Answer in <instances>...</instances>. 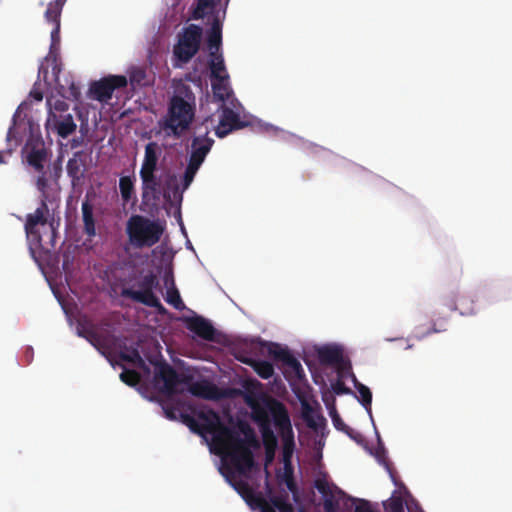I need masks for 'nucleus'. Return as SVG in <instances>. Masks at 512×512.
Returning a JSON list of instances; mask_svg holds the SVG:
<instances>
[{
	"mask_svg": "<svg viewBox=\"0 0 512 512\" xmlns=\"http://www.w3.org/2000/svg\"><path fill=\"white\" fill-rule=\"evenodd\" d=\"M181 417L192 432L200 436L212 435L215 454L221 458L230 457L232 464L240 471L249 469L252 463L250 447H257L258 441L247 423H240V431H237L224 425L213 409L198 411L196 418L189 414H181Z\"/></svg>",
	"mask_w": 512,
	"mask_h": 512,
	"instance_id": "f257e3e1",
	"label": "nucleus"
},
{
	"mask_svg": "<svg viewBox=\"0 0 512 512\" xmlns=\"http://www.w3.org/2000/svg\"><path fill=\"white\" fill-rule=\"evenodd\" d=\"M155 380L163 382L162 392L167 395H174L177 392V385L188 384V391L195 397L205 400H220L225 393L214 383L207 379L190 382L191 377H181L177 371L167 362L155 363Z\"/></svg>",
	"mask_w": 512,
	"mask_h": 512,
	"instance_id": "f03ea898",
	"label": "nucleus"
},
{
	"mask_svg": "<svg viewBox=\"0 0 512 512\" xmlns=\"http://www.w3.org/2000/svg\"><path fill=\"white\" fill-rule=\"evenodd\" d=\"M194 117L195 98L193 94L187 93L186 98L173 95L170 98L167 113L159 121V125L166 136L179 139L190 129Z\"/></svg>",
	"mask_w": 512,
	"mask_h": 512,
	"instance_id": "7ed1b4c3",
	"label": "nucleus"
},
{
	"mask_svg": "<svg viewBox=\"0 0 512 512\" xmlns=\"http://www.w3.org/2000/svg\"><path fill=\"white\" fill-rule=\"evenodd\" d=\"M163 227L142 215H132L126 224V233L134 248L152 247L159 242Z\"/></svg>",
	"mask_w": 512,
	"mask_h": 512,
	"instance_id": "20e7f679",
	"label": "nucleus"
},
{
	"mask_svg": "<svg viewBox=\"0 0 512 512\" xmlns=\"http://www.w3.org/2000/svg\"><path fill=\"white\" fill-rule=\"evenodd\" d=\"M278 401L275 398H265L262 402L248 401L251 408V418L258 425L264 449H277L278 440L271 427L273 421L272 407L273 402Z\"/></svg>",
	"mask_w": 512,
	"mask_h": 512,
	"instance_id": "39448f33",
	"label": "nucleus"
},
{
	"mask_svg": "<svg viewBox=\"0 0 512 512\" xmlns=\"http://www.w3.org/2000/svg\"><path fill=\"white\" fill-rule=\"evenodd\" d=\"M161 148L157 142L151 141L145 145L144 159L140 169L143 197L147 194H155L160 189V179L156 176Z\"/></svg>",
	"mask_w": 512,
	"mask_h": 512,
	"instance_id": "423d86ee",
	"label": "nucleus"
},
{
	"mask_svg": "<svg viewBox=\"0 0 512 512\" xmlns=\"http://www.w3.org/2000/svg\"><path fill=\"white\" fill-rule=\"evenodd\" d=\"M214 128L215 119L213 115L205 117L202 122L195 125V135L191 140V152L188 162L198 166L202 165L214 144V139L209 136Z\"/></svg>",
	"mask_w": 512,
	"mask_h": 512,
	"instance_id": "0eeeda50",
	"label": "nucleus"
},
{
	"mask_svg": "<svg viewBox=\"0 0 512 512\" xmlns=\"http://www.w3.org/2000/svg\"><path fill=\"white\" fill-rule=\"evenodd\" d=\"M139 290L132 288H124L122 296L129 298L134 302L141 303L145 306L157 309L160 313L165 311L159 298L155 295L154 289L158 286L157 277L150 273L145 275L138 283Z\"/></svg>",
	"mask_w": 512,
	"mask_h": 512,
	"instance_id": "6e6552de",
	"label": "nucleus"
},
{
	"mask_svg": "<svg viewBox=\"0 0 512 512\" xmlns=\"http://www.w3.org/2000/svg\"><path fill=\"white\" fill-rule=\"evenodd\" d=\"M202 28L190 24L178 35V41L173 48L175 58L181 63L189 62L199 51Z\"/></svg>",
	"mask_w": 512,
	"mask_h": 512,
	"instance_id": "1a4fd4ad",
	"label": "nucleus"
},
{
	"mask_svg": "<svg viewBox=\"0 0 512 512\" xmlns=\"http://www.w3.org/2000/svg\"><path fill=\"white\" fill-rule=\"evenodd\" d=\"M272 404L274 406L272 407L273 423L278 430L283 442L284 461H289L295 447L294 432L292 429L291 420L288 411L282 402L275 401Z\"/></svg>",
	"mask_w": 512,
	"mask_h": 512,
	"instance_id": "9d476101",
	"label": "nucleus"
},
{
	"mask_svg": "<svg viewBox=\"0 0 512 512\" xmlns=\"http://www.w3.org/2000/svg\"><path fill=\"white\" fill-rule=\"evenodd\" d=\"M49 200V196H44L40 198V206L35 210L34 213L27 214L26 222H25V232L27 235V239L30 241V250L33 252V245L36 247H41L42 237L37 229L38 225H45L48 221L47 215L49 213V208L47 202Z\"/></svg>",
	"mask_w": 512,
	"mask_h": 512,
	"instance_id": "9b49d317",
	"label": "nucleus"
},
{
	"mask_svg": "<svg viewBox=\"0 0 512 512\" xmlns=\"http://www.w3.org/2000/svg\"><path fill=\"white\" fill-rule=\"evenodd\" d=\"M127 86V78L123 75H109L95 81L89 88V96L99 102H108L116 89Z\"/></svg>",
	"mask_w": 512,
	"mask_h": 512,
	"instance_id": "f8f14e48",
	"label": "nucleus"
},
{
	"mask_svg": "<svg viewBox=\"0 0 512 512\" xmlns=\"http://www.w3.org/2000/svg\"><path fill=\"white\" fill-rule=\"evenodd\" d=\"M222 459V467H221V473L226 478L228 483L237 491V493L245 500L248 497L251 496V494L254 492L252 487L249 485V483L245 480H237L236 474L239 475H246L251 471V469L254 466V456L252 455V463L249 469H246L244 471L238 470L231 462L230 457L221 458Z\"/></svg>",
	"mask_w": 512,
	"mask_h": 512,
	"instance_id": "ddd939ff",
	"label": "nucleus"
},
{
	"mask_svg": "<svg viewBox=\"0 0 512 512\" xmlns=\"http://www.w3.org/2000/svg\"><path fill=\"white\" fill-rule=\"evenodd\" d=\"M315 488L323 496V507L325 512H339L340 498L345 496V493L338 487H331L325 479H317L315 481Z\"/></svg>",
	"mask_w": 512,
	"mask_h": 512,
	"instance_id": "4468645a",
	"label": "nucleus"
},
{
	"mask_svg": "<svg viewBox=\"0 0 512 512\" xmlns=\"http://www.w3.org/2000/svg\"><path fill=\"white\" fill-rule=\"evenodd\" d=\"M245 123L241 121L240 116L234 110L228 107L222 109L218 123L215 122V135L218 138L227 136L233 130L241 129Z\"/></svg>",
	"mask_w": 512,
	"mask_h": 512,
	"instance_id": "2eb2a0df",
	"label": "nucleus"
},
{
	"mask_svg": "<svg viewBox=\"0 0 512 512\" xmlns=\"http://www.w3.org/2000/svg\"><path fill=\"white\" fill-rule=\"evenodd\" d=\"M46 127L56 132L59 137L65 139L76 131L77 124L71 113L52 114L47 116Z\"/></svg>",
	"mask_w": 512,
	"mask_h": 512,
	"instance_id": "dca6fc26",
	"label": "nucleus"
},
{
	"mask_svg": "<svg viewBox=\"0 0 512 512\" xmlns=\"http://www.w3.org/2000/svg\"><path fill=\"white\" fill-rule=\"evenodd\" d=\"M268 354L274 360L282 362L285 366L290 368L297 377H301L304 374L301 363L287 348H282L276 343H269Z\"/></svg>",
	"mask_w": 512,
	"mask_h": 512,
	"instance_id": "f3484780",
	"label": "nucleus"
},
{
	"mask_svg": "<svg viewBox=\"0 0 512 512\" xmlns=\"http://www.w3.org/2000/svg\"><path fill=\"white\" fill-rule=\"evenodd\" d=\"M186 328L203 340L214 341L216 329L211 322L202 316L185 317L183 319Z\"/></svg>",
	"mask_w": 512,
	"mask_h": 512,
	"instance_id": "a211bd4d",
	"label": "nucleus"
},
{
	"mask_svg": "<svg viewBox=\"0 0 512 512\" xmlns=\"http://www.w3.org/2000/svg\"><path fill=\"white\" fill-rule=\"evenodd\" d=\"M26 161L34 171H42L48 160V151L43 142H36L32 145H26Z\"/></svg>",
	"mask_w": 512,
	"mask_h": 512,
	"instance_id": "6ab92c4d",
	"label": "nucleus"
},
{
	"mask_svg": "<svg viewBox=\"0 0 512 512\" xmlns=\"http://www.w3.org/2000/svg\"><path fill=\"white\" fill-rule=\"evenodd\" d=\"M317 356L321 364L333 366L342 361L343 350L336 345H324L317 349Z\"/></svg>",
	"mask_w": 512,
	"mask_h": 512,
	"instance_id": "aec40b11",
	"label": "nucleus"
},
{
	"mask_svg": "<svg viewBox=\"0 0 512 512\" xmlns=\"http://www.w3.org/2000/svg\"><path fill=\"white\" fill-rule=\"evenodd\" d=\"M239 360L242 363L250 366L256 372V374L262 379H269L274 374V367L268 361L256 360L250 357H242L239 358Z\"/></svg>",
	"mask_w": 512,
	"mask_h": 512,
	"instance_id": "412c9836",
	"label": "nucleus"
},
{
	"mask_svg": "<svg viewBox=\"0 0 512 512\" xmlns=\"http://www.w3.org/2000/svg\"><path fill=\"white\" fill-rule=\"evenodd\" d=\"M84 153L82 151L75 152L73 157L70 158L67 162V174L72 179V183L80 181L83 173L82 167L84 166L83 157Z\"/></svg>",
	"mask_w": 512,
	"mask_h": 512,
	"instance_id": "4be33fe9",
	"label": "nucleus"
},
{
	"mask_svg": "<svg viewBox=\"0 0 512 512\" xmlns=\"http://www.w3.org/2000/svg\"><path fill=\"white\" fill-rule=\"evenodd\" d=\"M207 43L210 52L219 53L222 43V23L218 17H214L213 19L211 29L208 33Z\"/></svg>",
	"mask_w": 512,
	"mask_h": 512,
	"instance_id": "5701e85b",
	"label": "nucleus"
},
{
	"mask_svg": "<svg viewBox=\"0 0 512 512\" xmlns=\"http://www.w3.org/2000/svg\"><path fill=\"white\" fill-rule=\"evenodd\" d=\"M82 219H83V230L84 233L92 238L96 235L95 220L93 216V206L89 201L82 203Z\"/></svg>",
	"mask_w": 512,
	"mask_h": 512,
	"instance_id": "b1692460",
	"label": "nucleus"
},
{
	"mask_svg": "<svg viewBox=\"0 0 512 512\" xmlns=\"http://www.w3.org/2000/svg\"><path fill=\"white\" fill-rule=\"evenodd\" d=\"M229 75L225 74L223 78L212 79L213 95L219 101L224 102L230 97L231 89L228 83Z\"/></svg>",
	"mask_w": 512,
	"mask_h": 512,
	"instance_id": "393cba45",
	"label": "nucleus"
},
{
	"mask_svg": "<svg viewBox=\"0 0 512 512\" xmlns=\"http://www.w3.org/2000/svg\"><path fill=\"white\" fill-rule=\"evenodd\" d=\"M244 501L250 508L254 510L258 509L260 512H276V510H278L270 500L268 502L260 493H256L255 491Z\"/></svg>",
	"mask_w": 512,
	"mask_h": 512,
	"instance_id": "a878e982",
	"label": "nucleus"
},
{
	"mask_svg": "<svg viewBox=\"0 0 512 512\" xmlns=\"http://www.w3.org/2000/svg\"><path fill=\"white\" fill-rule=\"evenodd\" d=\"M210 57L209 68L211 79L223 78L227 72L222 54L211 51Z\"/></svg>",
	"mask_w": 512,
	"mask_h": 512,
	"instance_id": "bb28decb",
	"label": "nucleus"
},
{
	"mask_svg": "<svg viewBox=\"0 0 512 512\" xmlns=\"http://www.w3.org/2000/svg\"><path fill=\"white\" fill-rule=\"evenodd\" d=\"M270 501L278 509L279 512H294V507L288 501V493L283 491L282 493L270 496ZM299 512H305L303 508Z\"/></svg>",
	"mask_w": 512,
	"mask_h": 512,
	"instance_id": "cd10ccee",
	"label": "nucleus"
},
{
	"mask_svg": "<svg viewBox=\"0 0 512 512\" xmlns=\"http://www.w3.org/2000/svg\"><path fill=\"white\" fill-rule=\"evenodd\" d=\"M352 381L354 383V386L356 390L359 393V402L368 410H371V403H372V393L370 389L365 386L364 384L360 383L355 374H352Z\"/></svg>",
	"mask_w": 512,
	"mask_h": 512,
	"instance_id": "c85d7f7f",
	"label": "nucleus"
},
{
	"mask_svg": "<svg viewBox=\"0 0 512 512\" xmlns=\"http://www.w3.org/2000/svg\"><path fill=\"white\" fill-rule=\"evenodd\" d=\"M119 190L124 204H127L133 197L134 181L130 176H122L119 179Z\"/></svg>",
	"mask_w": 512,
	"mask_h": 512,
	"instance_id": "c756f323",
	"label": "nucleus"
},
{
	"mask_svg": "<svg viewBox=\"0 0 512 512\" xmlns=\"http://www.w3.org/2000/svg\"><path fill=\"white\" fill-rule=\"evenodd\" d=\"M62 9L63 5L60 3V1L50 2L45 11L46 21L56 26L57 23H60Z\"/></svg>",
	"mask_w": 512,
	"mask_h": 512,
	"instance_id": "7c9ffc66",
	"label": "nucleus"
},
{
	"mask_svg": "<svg viewBox=\"0 0 512 512\" xmlns=\"http://www.w3.org/2000/svg\"><path fill=\"white\" fill-rule=\"evenodd\" d=\"M38 175L35 179V186L37 190L40 192V198L48 195L49 182L52 181L49 177V171H47L46 167L43 168L42 171H35Z\"/></svg>",
	"mask_w": 512,
	"mask_h": 512,
	"instance_id": "2f4dec72",
	"label": "nucleus"
},
{
	"mask_svg": "<svg viewBox=\"0 0 512 512\" xmlns=\"http://www.w3.org/2000/svg\"><path fill=\"white\" fill-rule=\"evenodd\" d=\"M452 309L459 310L461 315H473L476 311L473 300L467 297L459 298Z\"/></svg>",
	"mask_w": 512,
	"mask_h": 512,
	"instance_id": "473e14b6",
	"label": "nucleus"
},
{
	"mask_svg": "<svg viewBox=\"0 0 512 512\" xmlns=\"http://www.w3.org/2000/svg\"><path fill=\"white\" fill-rule=\"evenodd\" d=\"M48 106V115H59V114H67L69 110V105L61 99L55 100L53 103L51 99H47Z\"/></svg>",
	"mask_w": 512,
	"mask_h": 512,
	"instance_id": "72a5a7b5",
	"label": "nucleus"
},
{
	"mask_svg": "<svg viewBox=\"0 0 512 512\" xmlns=\"http://www.w3.org/2000/svg\"><path fill=\"white\" fill-rule=\"evenodd\" d=\"M165 300L177 310H182L185 308V304L181 299L180 293L175 287L169 288L167 290Z\"/></svg>",
	"mask_w": 512,
	"mask_h": 512,
	"instance_id": "f704fd0d",
	"label": "nucleus"
},
{
	"mask_svg": "<svg viewBox=\"0 0 512 512\" xmlns=\"http://www.w3.org/2000/svg\"><path fill=\"white\" fill-rule=\"evenodd\" d=\"M58 85L60 88V93L62 94L63 97H65L67 99L76 100V101L79 100V98L81 96V92H80L79 86L76 83L71 81L67 88L60 83H58Z\"/></svg>",
	"mask_w": 512,
	"mask_h": 512,
	"instance_id": "c9c22d12",
	"label": "nucleus"
},
{
	"mask_svg": "<svg viewBox=\"0 0 512 512\" xmlns=\"http://www.w3.org/2000/svg\"><path fill=\"white\" fill-rule=\"evenodd\" d=\"M146 77H147L146 71H145V69H143L141 67H133L129 71V80H130L131 85H133V86L134 85H137V86L145 85Z\"/></svg>",
	"mask_w": 512,
	"mask_h": 512,
	"instance_id": "e433bc0d",
	"label": "nucleus"
},
{
	"mask_svg": "<svg viewBox=\"0 0 512 512\" xmlns=\"http://www.w3.org/2000/svg\"><path fill=\"white\" fill-rule=\"evenodd\" d=\"M333 366L336 368L339 378H346L348 376L352 378L354 373L352 372L351 363L344 355L342 356V361L335 363Z\"/></svg>",
	"mask_w": 512,
	"mask_h": 512,
	"instance_id": "4c0bfd02",
	"label": "nucleus"
},
{
	"mask_svg": "<svg viewBox=\"0 0 512 512\" xmlns=\"http://www.w3.org/2000/svg\"><path fill=\"white\" fill-rule=\"evenodd\" d=\"M333 366L336 368L339 378H346L348 376L352 378L354 373L352 372L351 363L344 355L342 356V361L335 363Z\"/></svg>",
	"mask_w": 512,
	"mask_h": 512,
	"instance_id": "58836bf2",
	"label": "nucleus"
},
{
	"mask_svg": "<svg viewBox=\"0 0 512 512\" xmlns=\"http://www.w3.org/2000/svg\"><path fill=\"white\" fill-rule=\"evenodd\" d=\"M120 379L129 386H136L140 382V375L135 370L124 369L120 374Z\"/></svg>",
	"mask_w": 512,
	"mask_h": 512,
	"instance_id": "ea45409f",
	"label": "nucleus"
},
{
	"mask_svg": "<svg viewBox=\"0 0 512 512\" xmlns=\"http://www.w3.org/2000/svg\"><path fill=\"white\" fill-rule=\"evenodd\" d=\"M199 168H200V166L193 164L191 162H188V165H187L184 175H183V188L184 189H187L190 186V184L192 183Z\"/></svg>",
	"mask_w": 512,
	"mask_h": 512,
	"instance_id": "a19ab883",
	"label": "nucleus"
},
{
	"mask_svg": "<svg viewBox=\"0 0 512 512\" xmlns=\"http://www.w3.org/2000/svg\"><path fill=\"white\" fill-rule=\"evenodd\" d=\"M120 358L123 361L133 363L138 366L144 365V360L142 359V357L137 349H133L130 353H121Z\"/></svg>",
	"mask_w": 512,
	"mask_h": 512,
	"instance_id": "79ce46f5",
	"label": "nucleus"
},
{
	"mask_svg": "<svg viewBox=\"0 0 512 512\" xmlns=\"http://www.w3.org/2000/svg\"><path fill=\"white\" fill-rule=\"evenodd\" d=\"M60 44V23H57L51 31L50 54H53Z\"/></svg>",
	"mask_w": 512,
	"mask_h": 512,
	"instance_id": "37998d69",
	"label": "nucleus"
},
{
	"mask_svg": "<svg viewBox=\"0 0 512 512\" xmlns=\"http://www.w3.org/2000/svg\"><path fill=\"white\" fill-rule=\"evenodd\" d=\"M49 171V177L54 183H57L62 174V166L60 162H55L52 165L46 167Z\"/></svg>",
	"mask_w": 512,
	"mask_h": 512,
	"instance_id": "c03bdc74",
	"label": "nucleus"
},
{
	"mask_svg": "<svg viewBox=\"0 0 512 512\" xmlns=\"http://www.w3.org/2000/svg\"><path fill=\"white\" fill-rule=\"evenodd\" d=\"M389 512H404L403 501L400 497L392 498L387 507Z\"/></svg>",
	"mask_w": 512,
	"mask_h": 512,
	"instance_id": "a18cd8bd",
	"label": "nucleus"
},
{
	"mask_svg": "<svg viewBox=\"0 0 512 512\" xmlns=\"http://www.w3.org/2000/svg\"><path fill=\"white\" fill-rule=\"evenodd\" d=\"M333 391L337 394V395H343V394H351L352 393V390L347 387L345 385V383L342 381V380H338L334 385H333Z\"/></svg>",
	"mask_w": 512,
	"mask_h": 512,
	"instance_id": "49530a36",
	"label": "nucleus"
},
{
	"mask_svg": "<svg viewBox=\"0 0 512 512\" xmlns=\"http://www.w3.org/2000/svg\"><path fill=\"white\" fill-rule=\"evenodd\" d=\"M354 512H376V511L371 507V504L369 501L364 500V499H359Z\"/></svg>",
	"mask_w": 512,
	"mask_h": 512,
	"instance_id": "de8ad7c7",
	"label": "nucleus"
},
{
	"mask_svg": "<svg viewBox=\"0 0 512 512\" xmlns=\"http://www.w3.org/2000/svg\"><path fill=\"white\" fill-rule=\"evenodd\" d=\"M332 421H333L334 426L338 430L344 431V430L348 429V426L342 421V419L339 417V415L337 413L332 415Z\"/></svg>",
	"mask_w": 512,
	"mask_h": 512,
	"instance_id": "09e8293b",
	"label": "nucleus"
},
{
	"mask_svg": "<svg viewBox=\"0 0 512 512\" xmlns=\"http://www.w3.org/2000/svg\"><path fill=\"white\" fill-rule=\"evenodd\" d=\"M286 485H287V488L289 489V491L292 492L294 500L297 501L298 500V488H297V485L294 482V480L292 478L287 479Z\"/></svg>",
	"mask_w": 512,
	"mask_h": 512,
	"instance_id": "8fccbe9b",
	"label": "nucleus"
},
{
	"mask_svg": "<svg viewBox=\"0 0 512 512\" xmlns=\"http://www.w3.org/2000/svg\"><path fill=\"white\" fill-rule=\"evenodd\" d=\"M277 449H265V460L266 463H271L274 460L275 453Z\"/></svg>",
	"mask_w": 512,
	"mask_h": 512,
	"instance_id": "3c124183",
	"label": "nucleus"
},
{
	"mask_svg": "<svg viewBox=\"0 0 512 512\" xmlns=\"http://www.w3.org/2000/svg\"><path fill=\"white\" fill-rule=\"evenodd\" d=\"M84 336H85V338H86L87 340H89L93 345H95V344H94V342L98 339V335H97V333H96V332H94V331H85V335H84Z\"/></svg>",
	"mask_w": 512,
	"mask_h": 512,
	"instance_id": "603ef678",
	"label": "nucleus"
},
{
	"mask_svg": "<svg viewBox=\"0 0 512 512\" xmlns=\"http://www.w3.org/2000/svg\"><path fill=\"white\" fill-rule=\"evenodd\" d=\"M82 144H83V138L82 137L73 138L70 141V146H71L72 149H75V148L81 146Z\"/></svg>",
	"mask_w": 512,
	"mask_h": 512,
	"instance_id": "864d4df0",
	"label": "nucleus"
},
{
	"mask_svg": "<svg viewBox=\"0 0 512 512\" xmlns=\"http://www.w3.org/2000/svg\"><path fill=\"white\" fill-rule=\"evenodd\" d=\"M30 96L34 98L36 101H41L43 99V93L38 90H32L30 92Z\"/></svg>",
	"mask_w": 512,
	"mask_h": 512,
	"instance_id": "5fc2aeb1",
	"label": "nucleus"
},
{
	"mask_svg": "<svg viewBox=\"0 0 512 512\" xmlns=\"http://www.w3.org/2000/svg\"><path fill=\"white\" fill-rule=\"evenodd\" d=\"M164 412H165V415H166V417L168 419H170V420H175L176 419L175 411H174L173 408H165Z\"/></svg>",
	"mask_w": 512,
	"mask_h": 512,
	"instance_id": "6e6d98bb",
	"label": "nucleus"
},
{
	"mask_svg": "<svg viewBox=\"0 0 512 512\" xmlns=\"http://www.w3.org/2000/svg\"><path fill=\"white\" fill-rule=\"evenodd\" d=\"M39 74H43L44 79L46 78L48 74V69L44 67L43 65L39 68Z\"/></svg>",
	"mask_w": 512,
	"mask_h": 512,
	"instance_id": "4d7b16f0",
	"label": "nucleus"
},
{
	"mask_svg": "<svg viewBox=\"0 0 512 512\" xmlns=\"http://www.w3.org/2000/svg\"><path fill=\"white\" fill-rule=\"evenodd\" d=\"M436 332H439V330L436 329L435 326H433L426 334H431V333H436Z\"/></svg>",
	"mask_w": 512,
	"mask_h": 512,
	"instance_id": "13d9d810",
	"label": "nucleus"
},
{
	"mask_svg": "<svg viewBox=\"0 0 512 512\" xmlns=\"http://www.w3.org/2000/svg\"><path fill=\"white\" fill-rule=\"evenodd\" d=\"M5 163L4 158L2 156V152L0 151V164Z\"/></svg>",
	"mask_w": 512,
	"mask_h": 512,
	"instance_id": "bf43d9fd",
	"label": "nucleus"
},
{
	"mask_svg": "<svg viewBox=\"0 0 512 512\" xmlns=\"http://www.w3.org/2000/svg\"><path fill=\"white\" fill-rule=\"evenodd\" d=\"M308 425H309L310 427H313V426H314V424H313V422H312V421H309V422H308Z\"/></svg>",
	"mask_w": 512,
	"mask_h": 512,
	"instance_id": "052dcab7",
	"label": "nucleus"
}]
</instances>
